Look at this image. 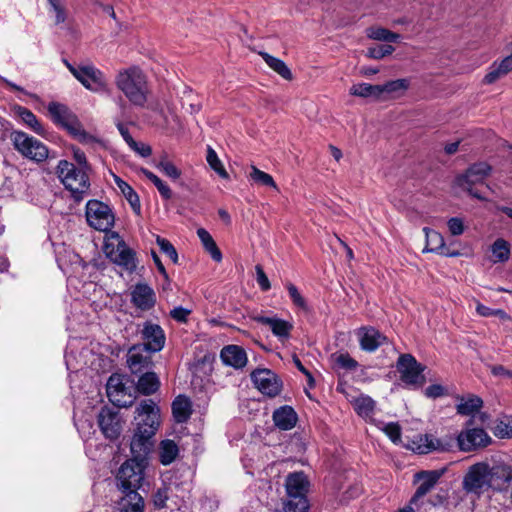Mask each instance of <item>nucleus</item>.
<instances>
[{"mask_svg":"<svg viewBox=\"0 0 512 512\" xmlns=\"http://www.w3.org/2000/svg\"><path fill=\"white\" fill-rule=\"evenodd\" d=\"M379 87L381 97L383 94L394 96L406 91L409 87V81L407 79H397L389 81L383 85H379Z\"/></svg>","mask_w":512,"mask_h":512,"instance_id":"44","label":"nucleus"},{"mask_svg":"<svg viewBox=\"0 0 512 512\" xmlns=\"http://www.w3.org/2000/svg\"><path fill=\"white\" fill-rule=\"evenodd\" d=\"M135 412L138 421L130 443L131 459L147 462V455L153 447V437L160 426V409L153 400L145 399Z\"/></svg>","mask_w":512,"mask_h":512,"instance_id":"1","label":"nucleus"},{"mask_svg":"<svg viewBox=\"0 0 512 512\" xmlns=\"http://www.w3.org/2000/svg\"><path fill=\"white\" fill-rule=\"evenodd\" d=\"M98 424L107 439L115 440L121 434L122 422L117 410L103 407L98 415Z\"/></svg>","mask_w":512,"mask_h":512,"instance_id":"18","label":"nucleus"},{"mask_svg":"<svg viewBox=\"0 0 512 512\" xmlns=\"http://www.w3.org/2000/svg\"><path fill=\"white\" fill-rule=\"evenodd\" d=\"M256 281L262 291H268L271 288L270 281L260 265H256Z\"/></svg>","mask_w":512,"mask_h":512,"instance_id":"58","label":"nucleus"},{"mask_svg":"<svg viewBox=\"0 0 512 512\" xmlns=\"http://www.w3.org/2000/svg\"><path fill=\"white\" fill-rule=\"evenodd\" d=\"M114 180L118 188L121 190L123 195L126 197L128 202L130 203L132 209L137 213L140 214L141 206H140V200L137 193L134 191V189L126 183L124 180H122L120 177L114 175Z\"/></svg>","mask_w":512,"mask_h":512,"instance_id":"38","label":"nucleus"},{"mask_svg":"<svg viewBox=\"0 0 512 512\" xmlns=\"http://www.w3.org/2000/svg\"><path fill=\"white\" fill-rule=\"evenodd\" d=\"M56 174L65 188L71 191L73 197L77 201L82 200L90 187L89 172L67 160H60L56 167Z\"/></svg>","mask_w":512,"mask_h":512,"instance_id":"4","label":"nucleus"},{"mask_svg":"<svg viewBox=\"0 0 512 512\" xmlns=\"http://www.w3.org/2000/svg\"><path fill=\"white\" fill-rule=\"evenodd\" d=\"M160 386L158 376L154 372H146L140 376L137 382V390L143 395L155 393Z\"/></svg>","mask_w":512,"mask_h":512,"instance_id":"33","label":"nucleus"},{"mask_svg":"<svg viewBox=\"0 0 512 512\" xmlns=\"http://www.w3.org/2000/svg\"><path fill=\"white\" fill-rule=\"evenodd\" d=\"M395 51V48L390 44L380 45L376 47H370L367 50V56L372 59H382L388 55H391Z\"/></svg>","mask_w":512,"mask_h":512,"instance_id":"51","label":"nucleus"},{"mask_svg":"<svg viewBox=\"0 0 512 512\" xmlns=\"http://www.w3.org/2000/svg\"><path fill=\"white\" fill-rule=\"evenodd\" d=\"M149 353L141 345H134L129 349L127 364L133 374L141 373L152 365Z\"/></svg>","mask_w":512,"mask_h":512,"instance_id":"21","label":"nucleus"},{"mask_svg":"<svg viewBox=\"0 0 512 512\" xmlns=\"http://www.w3.org/2000/svg\"><path fill=\"white\" fill-rule=\"evenodd\" d=\"M255 387L264 395L275 397L281 391V382L269 369H257L251 373Z\"/></svg>","mask_w":512,"mask_h":512,"instance_id":"16","label":"nucleus"},{"mask_svg":"<svg viewBox=\"0 0 512 512\" xmlns=\"http://www.w3.org/2000/svg\"><path fill=\"white\" fill-rule=\"evenodd\" d=\"M254 319L256 322L268 326L274 336L278 337L280 340L288 339L293 329L291 322L277 317L257 316Z\"/></svg>","mask_w":512,"mask_h":512,"instance_id":"24","label":"nucleus"},{"mask_svg":"<svg viewBox=\"0 0 512 512\" xmlns=\"http://www.w3.org/2000/svg\"><path fill=\"white\" fill-rule=\"evenodd\" d=\"M156 243L160 247V250L166 254L174 263L178 261V254L174 246L165 238L156 236Z\"/></svg>","mask_w":512,"mask_h":512,"instance_id":"53","label":"nucleus"},{"mask_svg":"<svg viewBox=\"0 0 512 512\" xmlns=\"http://www.w3.org/2000/svg\"><path fill=\"white\" fill-rule=\"evenodd\" d=\"M11 140L19 153L33 161L42 162L49 155L48 148L41 141L22 131H14Z\"/></svg>","mask_w":512,"mask_h":512,"instance_id":"9","label":"nucleus"},{"mask_svg":"<svg viewBox=\"0 0 512 512\" xmlns=\"http://www.w3.org/2000/svg\"><path fill=\"white\" fill-rule=\"evenodd\" d=\"M156 293L147 283L140 282L130 288V301L140 311H149L156 305Z\"/></svg>","mask_w":512,"mask_h":512,"instance_id":"17","label":"nucleus"},{"mask_svg":"<svg viewBox=\"0 0 512 512\" xmlns=\"http://www.w3.org/2000/svg\"><path fill=\"white\" fill-rule=\"evenodd\" d=\"M477 499L465 489L453 491L445 503L447 512H471Z\"/></svg>","mask_w":512,"mask_h":512,"instance_id":"20","label":"nucleus"},{"mask_svg":"<svg viewBox=\"0 0 512 512\" xmlns=\"http://www.w3.org/2000/svg\"><path fill=\"white\" fill-rule=\"evenodd\" d=\"M286 288L288 290L289 296L293 302V304L303 310H307V304L304 297L300 294L297 287L291 282L286 283Z\"/></svg>","mask_w":512,"mask_h":512,"instance_id":"54","label":"nucleus"},{"mask_svg":"<svg viewBox=\"0 0 512 512\" xmlns=\"http://www.w3.org/2000/svg\"><path fill=\"white\" fill-rule=\"evenodd\" d=\"M48 111L53 121L61 126L73 114L65 105L57 102L49 103Z\"/></svg>","mask_w":512,"mask_h":512,"instance_id":"43","label":"nucleus"},{"mask_svg":"<svg viewBox=\"0 0 512 512\" xmlns=\"http://www.w3.org/2000/svg\"><path fill=\"white\" fill-rule=\"evenodd\" d=\"M179 454L178 445L170 439L162 440L158 447L159 461L163 465H170Z\"/></svg>","mask_w":512,"mask_h":512,"instance_id":"31","label":"nucleus"},{"mask_svg":"<svg viewBox=\"0 0 512 512\" xmlns=\"http://www.w3.org/2000/svg\"><path fill=\"white\" fill-rule=\"evenodd\" d=\"M156 168L172 180H178L182 174L181 171L168 159L166 155H163L160 158L156 164Z\"/></svg>","mask_w":512,"mask_h":512,"instance_id":"46","label":"nucleus"},{"mask_svg":"<svg viewBox=\"0 0 512 512\" xmlns=\"http://www.w3.org/2000/svg\"><path fill=\"white\" fill-rule=\"evenodd\" d=\"M265 63L277 74H279L283 79L285 80H291L292 79V72L289 69V67L285 64L284 61H282L279 58H276L266 52H260L259 53Z\"/></svg>","mask_w":512,"mask_h":512,"instance_id":"36","label":"nucleus"},{"mask_svg":"<svg viewBox=\"0 0 512 512\" xmlns=\"http://www.w3.org/2000/svg\"><path fill=\"white\" fill-rule=\"evenodd\" d=\"M408 448L418 454H427L431 451L443 450L441 442L429 434L417 435L408 445Z\"/></svg>","mask_w":512,"mask_h":512,"instance_id":"27","label":"nucleus"},{"mask_svg":"<svg viewBox=\"0 0 512 512\" xmlns=\"http://www.w3.org/2000/svg\"><path fill=\"white\" fill-rule=\"evenodd\" d=\"M115 83L132 104L143 107L147 102V81L140 69L131 67L120 71L116 76Z\"/></svg>","mask_w":512,"mask_h":512,"instance_id":"3","label":"nucleus"},{"mask_svg":"<svg viewBox=\"0 0 512 512\" xmlns=\"http://www.w3.org/2000/svg\"><path fill=\"white\" fill-rule=\"evenodd\" d=\"M397 370L406 384L421 386L424 383V367L411 354H402L399 357Z\"/></svg>","mask_w":512,"mask_h":512,"instance_id":"12","label":"nucleus"},{"mask_svg":"<svg viewBox=\"0 0 512 512\" xmlns=\"http://www.w3.org/2000/svg\"><path fill=\"white\" fill-rule=\"evenodd\" d=\"M423 232L425 233L426 237V246L423 249V252H433L440 254L446 246L444 237L439 232L428 227H424Z\"/></svg>","mask_w":512,"mask_h":512,"instance_id":"32","label":"nucleus"},{"mask_svg":"<svg viewBox=\"0 0 512 512\" xmlns=\"http://www.w3.org/2000/svg\"><path fill=\"white\" fill-rule=\"evenodd\" d=\"M73 158L77 164L76 167L83 168V170L90 172L91 166L87 161L85 153L79 148H73Z\"/></svg>","mask_w":512,"mask_h":512,"instance_id":"57","label":"nucleus"},{"mask_svg":"<svg viewBox=\"0 0 512 512\" xmlns=\"http://www.w3.org/2000/svg\"><path fill=\"white\" fill-rule=\"evenodd\" d=\"M86 219L95 230L106 232L114 225V214L111 208L98 200H90L86 204Z\"/></svg>","mask_w":512,"mask_h":512,"instance_id":"10","label":"nucleus"},{"mask_svg":"<svg viewBox=\"0 0 512 512\" xmlns=\"http://www.w3.org/2000/svg\"><path fill=\"white\" fill-rule=\"evenodd\" d=\"M491 441L492 438L481 428L466 429L461 431L457 437L459 449L463 452L485 448Z\"/></svg>","mask_w":512,"mask_h":512,"instance_id":"14","label":"nucleus"},{"mask_svg":"<svg viewBox=\"0 0 512 512\" xmlns=\"http://www.w3.org/2000/svg\"><path fill=\"white\" fill-rule=\"evenodd\" d=\"M447 226H448L449 232L453 236L461 235V234H463V232L465 230L462 219L458 218V217L450 218L447 222Z\"/></svg>","mask_w":512,"mask_h":512,"instance_id":"59","label":"nucleus"},{"mask_svg":"<svg viewBox=\"0 0 512 512\" xmlns=\"http://www.w3.org/2000/svg\"><path fill=\"white\" fill-rule=\"evenodd\" d=\"M309 482L303 472H294L287 476L285 487L288 500L284 505V512H307L308 500L306 493Z\"/></svg>","mask_w":512,"mask_h":512,"instance_id":"5","label":"nucleus"},{"mask_svg":"<svg viewBox=\"0 0 512 512\" xmlns=\"http://www.w3.org/2000/svg\"><path fill=\"white\" fill-rule=\"evenodd\" d=\"M50 10L55 13V23L65 22L67 15L63 0H47Z\"/></svg>","mask_w":512,"mask_h":512,"instance_id":"52","label":"nucleus"},{"mask_svg":"<svg viewBox=\"0 0 512 512\" xmlns=\"http://www.w3.org/2000/svg\"><path fill=\"white\" fill-rule=\"evenodd\" d=\"M381 430H383L393 443H399L401 441V427L398 423L390 422L383 424Z\"/></svg>","mask_w":512,"mask_h":512,"instance_id":"55","label":"nucleus"},{"mask_svg":"<svg viewBox=\"0 0 512 512\" xmlns=\"http://www.w3.org/2000/svg\"><path fill=\"white\" fill-rule=\"evenodd\" d=\"M70 73L88 90L92 92L108 91V83L104 74L92 64L74 66L63 60Z\"/></svg>","mask_w":512,"mask_h":512,"instance_id":"7","label":"nucleus"},{"mask_svg":"<svg viewBox=\"0 0 512 512\" xmlns=\"http://www.w3.org/2000/svg\"><path fill=\"white\" fill-rule=\"evenodd\" d=\"M111 238L116 240L117 244L116 247L111 244H106V254L114 263L124 267L130 272H133L137 267L134 251L126 245L117 233H112Z\"/></svg>","mask_w":512,"mask_h":512,"instance_id":"11","label":"nucleus"},{"mask_svg":"<svg viewBox=\"0 0 512 512\" xmlns=\"http://www.w3.org/2000/svg\"><path fill=\"white\" fill-rule=\"evenodd\" d=\"M489 489L494 491V501L498 504V512H512V466L506 463L488 464Z\"/></svg>","mask_w":512,"mask_h":512,"instance_id":"2","label":"nucleus"},{"mask_svg":"<svg viewBox=\"0 0 512 512\" xmlns=\"http://www.w3.org/2000/svg\"><path fill=\"white\" fill-rule=\"evenodd\" d=\"M62 127L68 131V133L77 139L79 142L84 144H91L96 142V138L85 131L78 118L72 114L63 124Z\"/></svg>","mask_w":512,"mask_h":512,"instance_id":"28","label":"nucleus"},{"mask_svg":"<svg viewBox=\"0 0 512 512\" xmlns=\"http://www.w3.org/2000/svg\"><path fill=\"white\" fill-rule=\"evenodd\" d=\"M196 95L191 89L185 88L182 97V107L190 114L198 113L201 110V103L195 100Z\"/></svg>","mask_w":512,"mask_h":512,"instance_id":"48","label":"nucleus"},{"mask_svg":"<svg viewBox=\"0 0 512 512\" xmlns=\"http://www.w3.org/2000/svg\"><path fill=\"white\" fill-rule=\"evenodd\" d=\"M140 172L148 179L150 180L157 188V190L159 191L160 195L166 199V200H169L172 198V190L170 189V187L164 182L162 181L156 174H154L153 172H151L150 170L146 169V168H141L140 169Z\"/></svg>","mask_w":512,"mask_h":512,"instance_id":"42","label":"nucleus"},{"mask_svg":"<svg viewBox=\"0 0 512 512\" xmlns=\"http://www.w3.org/2000/svg\"><path fill=\"white\" fill-rule=\"evenodd\" d=\"M366 35L369 39L386 43H396L399 42L401 38L399 34L380 26H371L367 28Z\"/></svg>","mask_w":512,"mask_h":512,"instance_id":"34","label":"nucleus"},{"mask_svg":"<svg viewBox=\"0 0 512 512\" xmlns=\"http://www.w3.org/2000/svg\"><path fill=\"white\" fill-rule=\"evenodd\" d=\"M488 473V463L486 462L471 465L463 476L462 488L473 498L479 499L489 489Z\"/></svg>","mask_w":512,"mask_h":512,"instance_id":"8","label":"nucleus"},{"mask_svg":"<svg viewBox=\"0 0 512 512\" xmlns=\"http://www.w3.org/2000/svg\"><path fill=\"white\" fill-rule=\"evenodd\" d=\"M352 404L356 413L363 418H370L375 409V401L367 395L355 398Z\"/></svg>","mask_w":512,"mask_h":512,"instance_id":"39","label":"nucleus"},{"mask_svg":"<svg viewBox=\"0 0 512 512\" xmlns=\"http://www.w3.org/2000/svg\"><path fill=\"white\" fill-rule=\"evenodd\" d=\"M331 359L338 367L344 370L353 371L358 367V362L348 353H333Z\"/></svg>","mask_w":512,"mask_h":512,"instance_id":"47","label":"nucleus"},{"mask_svg":"<svg viewBox=\"0 0 512 512\" xmlns=\"http://www.w3.org/2000/svg\"><path fill=\"white\" fill-rule=\"evenodd\" d=\"M490 172L491 166L486 162L475 163L467 169L464 175L458 178L459 185L466 189L473 197L483 200L484 197L473 190L472 185L483 182Z\"/></svg>","mask_w":512,"mask_h":512,"instance_id":"13","label":"nucleus"},{"mask_svg":"<svg viewBox=\"0 0 512 512\" xmlns=\"http://www.w3.org/2000/svg\"><path fill=\"white\" fill-rule=\"evenodd\" d=\"M117 128L125 142L128 144L129 147L136 146V141L132 138L131 134L129 133V130L127 126H125L123 123H117Z\"/></svg>","mask_w":512,"mask_h":512,"instance_id":"63","label":"nucleus"},{"mask_svg":"<svg viewBox=\"0 0 512 512\" xmlns=\"http://www.w3.org/2000/svg\"><path fill=\"white\" fill-rule=\"evenodd\" d=\"M497 430L502 437H512V418L509 419L506 423L501 422L497 426Z\"/></svg>","mask_w":512,"mask_h":512,"instance_id":"64","label":"nucleus"},{"mask_svg":"<svg viewBox=\"0 0 512 512\" xmlns=\"http://www.w3.org/2000/svg\"><path fill=\"white\" fill-rule=\"evenodd\" d=\"M147 462L137 459L126 460L116 474V487L121 493L138 492L144 481Z\"/></svg>","mask_w":512,"mask_h":512,"instance_id":"6","label":"nucleus"},{"mask_svg":"<svg viewBox=\"0 0 512 512\" xmlns=\"http://www.w3.org/2000/svg\"><path fill=\"white\" fill-rule=\"evenodd\" d=\"M425 395L428 397V398H438V397H441L445 394V389L443 386L439 385V384H433V385H430L428 386L426 389H425Z\"/></svg>","mask_w":512,"mask_h":512,"instance_id":"62","label":"nucleus"},{"mask_svg":"<svg viewBox=\"0 0 512 512\" xmlns=\"http://www.w3.org/2000/svg\"><path fill=\"white\" fill-rule=\"evenodd\" d=\"M275 426L281 430H290L295 427L298 417L291 406H281L273 412Z\"/></svg>","mask_w":512,"mask_h":512,"instance_id":"29","label":"nucleus"},{"mask_svg":"<svg viewBox=\"0 0 512 512\" xmlns=\"http://www.w3.org/2000/svg\"><path fill=\"white\" fill-rule=\"evenodd\" d=\"M250 178L253 181L260 183L262 185L272 187L276 190L278 189L272 176L264 171H261L260 169H258L255 166H252V168H251Z\"/></svg>","mask_w":512,"mask_h":512,"instance_id":"50","label":"nucleus"},{"mask_svg":"<svg viewBox=\"0 0 512 512\" xmlns=\"http://www.w3.org/2000/svg\"><path fill=\"white\" fill-rule=\"evenodd\" d=\"M168 498V488H159L152 496L153 504L156 508L161 509L165 507Z\"/></svg>","mask_w":512,"mask_h":512,"instance_id":"56","label":"nucleus"},{"mask_svg":"<svg viewBox=\"0 0 512 512\" xmlns=\"http://www.w3.org/2000/svg\"><path fill=\"white\" fill-rule=\"evenodd\" d=\"M483 401L477 396H470L467 399L462 398L457 405V412L461 415L469 416L476 413L482 407Z\"/></svg>","mask_w":512,"mask_h":512,"instance_id":"41","label":"nucleus"},{"mask_svg":"<svg viewBox=\"0 0 512 512\" xmlns=\"http://www.w3.org/2000/svg\"><path fill=\"white\" fill-rule=\"evenodd\" d=\"M172 413L177 423L186 422L192 414V403L184 395H179L172 403Z\"/></svg>","mask_w":512,"mask_h":512,"instance_id":"30","label":"nucleus"},{"mask_svg":"<svg viewBox=\"0 0 512 512\" xmlns=\"http://www.w3.org/2000/svg\"><path fill=\"white\" fill-rule=\"evenodd\" d=\"M222 362L235 369H241L247 364V354L245 350L238 345H227L220 352Z\"/></svg>","mask_w":512,"mask_h":512,"instance_id":"23","label":"nucleus"},{"mask_svg":"<svg viewBox=\"0 0 512 512\" xmlns=\"http://www.w3.org/2000/svg\"><path fill=\"white\" fill-rule=\"evenodd\" d=\"M441 475L442 472L437 470L421 471L417 473L415 478L417 481H420V484L412 497L411 502H415L424 497L434 487Z\"/></svg>","mask_w":512,"mask_h":512,"instance_id":"25","label":"nucleus"},{"mask_svg":"<svg viewBox=\"0 0 512 512\" xmlns=\"http://www.w3.org/2000/svg\"><path fill=\"white\" fill-rule=\"evenodd\" d=\"M191 314V310L184 307H175L170 311V316L181 323L187 322L188 316Z\"/></svg>","mask_w":512,"mask_h":512,"instance_id":"61","label":"nucleus"},{"mask_svg":"<svg viewBox=\"0 0 512 512\" xmlns=\"http://www.w3.org/2000/svg\"><path fill=\"white\" fill-rule=\"evenodd\" d=\"M197 235L205 250L211 255L212 259L216 262H220L222 260V253L210 233L204 228H199L197 230Z\"/></svg>","mask_w":512,"mask_h":512,"instance_id":"37","label":"nucleus"},{"mask_svg":"<svg viewBox=\"0 0 512 512\" xmlns=\"http://www.w3.org/2000/svg\"><path fill=\"white\" fill-rule=\"evenodd\" d=\"M18 116L22 119V121L28 125L34 132L39 135L44 134V128L41 123L38 121L37 117L27 108L18 107L17 109Z\"/></svg>","mask_w":512,"mask_h":512,"instance_id":"45","label":"nucleus"},{"mask_svg":"<svg viewBox=\"0 0 512 512\" xmlns=\"http://www.w3.org/2000/svg\"><path fill=\"white\" fill-rule=\"evenodd\" d=\"M206 160L208 162V164L210 165V167L221 177V178H224V179H227L228 178V173L227 171L225 170L221 160L219 159L217 153L210 147L208 146V149H207V156H206Z\"/></svg>","mask_w":512,"mask_h":512,"instance_id":"49","label":"nucleus"},{"mask_svg":"<svg viewBox=\"0 0 512 512\" xmlns=\"http://www.w3.org/2000/svg\"><path fill=\"white\" fill-rule=\"evenodd\" d=\"M357 335L361 349L368 352L375 351L387 341L386 336L373 327H362Z\"/></svg>","mask_w":512,"mask_h":512,"instance_id":"22","label":"nucleus"},{"mask_svg":"<svg viewBox=\"0 0 512 512\" xmlns=\"http://www.w3.org/2000/svg\"><path fill=\"white\" fill-rule=\"evenodd\" d=\"M141 339L143 340L142 348L147 352L155 353L163 349L166 337L158 324L147 321L141 330Z\"/></svg>","mask_w":512,"mask_h":512,"instance_id":"19","label":"nucleus"},{"mask_svg":"<svg viewBox=\"0 0 512 512\" xmlns=\"http://www.w3.org/2000/svg\"><path fill=\"white\" fill-rule=\"evenodd\" d=\"M506 75L504 71H501V67L499 64H494L491 66L489 72L484 77V82L486 84H492L497 81L500 77Z\"/></svg>","mask_w":512,"mask_h":512,"instance_id":"60","label":"nucleus"},{"mask_svg":"<svg viewBox=\"0 0 512 512\" xmlns=\"http://www.w3.org/2000/svg\"><path fill=\"white\" fill-rule=\"evenodd\" d=\"M491 262L504 263L510 257V244L503 238H498L491 245Z\"/></svg>","mask_w":512,"mask_h":512,"instance_id":"35","label":"nucleus"},{"mask_svg":"<svg viewBox=\"0 0 512 512\" xmlns=\"http://www.w3.org/2000/svg\"><path fill=\"white\" fill-rule=\"evenodd\" d=\"M106 392L109 400L117 407H129L134 402V397L125 387L121 375L113 374L109 377Z\"/></svg>","mask_w":512,"mask_h":512,"instance_id":"15","label":"nucleus"},{"mask_svg":"<svg viewBox=\"0 0 512 512\" xmlns=\"http://www.w3.org/2000/svg\"><path fill=\"white\" fill-rule=\"evenodd\" d=\"M122 494L116 502L117 512H144L145 502L139 492L130 491Z\"/></svg>","mask_w":512,"mask_h":512,"instance_id":"26","label":"nucleus"},{"mask_svg":"<svg viewBox=\"0 0 512 512\" xmlns=\"http://www.w3.org/2000/svg\"><path fill=\"white\" fill-rule=\"evenodd\" d=\"M350 94L363 98H381L379 85H372L368 83H359L353 85L350 88Z\"/></svg>","mask_w":512,"mask_h":512,"instance_id":"40","label":"nucleus"}]
</instances>
